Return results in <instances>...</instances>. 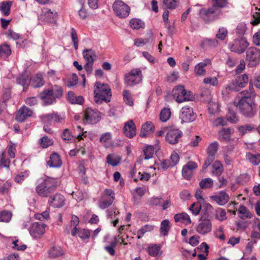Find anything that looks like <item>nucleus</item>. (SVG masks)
<instances>
[{
  "label": "nucleus",
  "instance_id": "obj_47",
  "mask_svg": "<svg viewBox=\"0 0 260 260\" xmlns=\"http://www.w3.org/2000/svg\"><path fill=\"white\" fill-rule=\"evenodd\" d=\"M12 214L11 212L3 210L0 211V222H8L11 219Z\"/></svg>",
  "mask_w": 260,
  "mask_h": 260
},
{
  "label": "nucleus",
  "instance_id": "obj_43",
  "mask_svg": "<svg viewBox=\"0 0 260 260\" xmlns=\"http://www.w3.org/2000/svg\"><path fill=\"white\" fill-rule=\"evenodd\" d=\"M219 147V144L217 142L211 143L207 149L208 155L215 157Z\"/></svg>",
  "mask_w": 260,
  "mask_h": 260
},
{
  "label": "nucleus",
  "instance_id": "obj_32",
  "mask_svg": "<svg viewBox=\"0 0 260 260\" xmlns=\"http://www.w3.org/2000/svg\"><path fill=\"white\" fill-rule=\"evenodd\" d=\"M107 216L111 220L114 226H116L118 222V218L117 215L119 214L116 209H111L107 211Z\"/></svg>",
  "mask_w": 260,
  "mask_h": 260
},
{
  "label": "nucleus",
  "instance_id": "obj_17",
  "mask_svg": "<svg viewBox=\"0 0 260 260\" xmlns=\"http://www.w3.org/2000/svg\"><path fill=\"white\" fill-rule=\"evenodd\" d=\"M182 135V132L178 129H170L166 134V140L169 143L175 144L178 142Z\"/></svg>",
  "mask_w": 260,
  "mask_h": 260
},
{
  "label": "nucleus",
  "instance_id": "obj_2",
  "mask_svg": "<svg viewBox=\"0 0 260 260\" xmlns=\"http://www.w3.org/2000/svg\"><path fill=\"white\" fill-rule=\"evenodd\" d=\"M94 87V101L96 103L102 104L104 101L107 103L110 101L112 93L108 84L96 82Z\"/></svg>",
  "mask_w": 260,
  "mask_h": 260
},
{
  "label": "nucleus",
  "instance_id": "obj_49",
  "mask_svg": "<svg viewBox=\"0 0 260 260\" xmlns=\"http://www.w3.org/2000/svg\"><path fill=\"white\" fill-rule=\"evenodd\" d=\"M40 144L43 148H46L53 144V141L51 139H49L47 136H44L41 138L39 141Z\"/></svg>",
  "mask_w": 260,
  "mask_h": 260
},
{
  "label": "nucleus",
  "instance_id": "obj_60",
  "mask_svg": "<svg viewBox=\"0 0 260 260\" xmlns=\"http://www.w3.org/2000/svg\"><path fill=\"white\" fill-rule=\"evenodd\" d=\"M201 209V205L200 203H194L192 204L189 208V210L192 212V213L194 215H197L199 214Z\"/></svg>",
  "mask_w": 260,
  "mask_h": 260
},
{
  "label": "nucleus",
  "instance_id": "obj_61",
  "mask_svg": "<svg viewBox=\"0 0 260 260\" xmlns=\"http://www.w3.org/2000/svg\"><path fill=\"white\" fill-rule=\"evenodd\" d=\"M71 38L72 41L74 44V46L75 50H77L78 49V38L77 36V34L76 32V30L72 28L71 29Z\"/></svg>",
  "mask_w": 260,
  "mask_h": 260
},
{
  "label": "nucleus",
  "instance_id": "obj_48",
  "mask_svg": "<svg viewBox=\"0 0 260 260\" xmlns=\"http://www.w3.org/2000/svg\"><path fill=\"white\" fill-rule=\"evenodd\" d=\"M213 185V181L210 178H207L202 180L200 182V186L202 189L211 188Z\"/></svg>",
  "mask_w": 260,
  "mask_h": 260
},
{
  "label": "nucleus",
  "instance_id": "obj_4",
  "mask_svg": "<svg viewBox=\"0 0 260 260\" xmlns=\"http://www.w3.org/2000/svg\"><path fill=\"white\" fill-rule=\"evenodd\" d=\"M234 105L238 107L241 113L246 117H252L256 113L255 105L252 101H246V99L235 100Z\"/></svg>",
  "mask_w": 260,
  "mask_h": 260
},
{
  "label": "nucleus",
  "instance_id": "obj_23",
  "mask_svg": "<svg viewBox=\"0 0 260 260\" xmlns=\"http://www.w3.org/2000/svg\"><path fill=\"white\" fill-rule=\"evenodd\" d=\"M210 62V60L207 59L204 62L198 63L194 67V74L198 76H204L206 75L205 67Z\"/></svg>",
  "mask_w": 260,
  "mask_h": 260
},
{
  "label": "nucleus",
  "instance_id": "obj_54",
  "mask_svg": "<svg viewBox=\"0 0 260 260\" xmlns=\"http://www.w3.org/2000/svg\"><path fill=\"white\" fill-rule=\"evenodd\" d=\"M123 100L127 105L131 106L134 105L131 94L128 90H125L123 91Z\"/></svg>",
  "mask_w": 260,
  "mask_h": 260
},
{
  "label": "nucleus",
  "instance_id": "obj_18",
  "mask_svg": "<svg viewBox=\"0 0 260 260\" xmlns=\"http://www.w3.org/2000/svg\"><path fill=\"white\" fill-rule=\"evenodd\" d=\"M210 199L217 205L224 206L229 201L230 197L225 191H220L218 194L210 196Z\"/></svg>",
  "mask_w": 260,
  "mask_h": 260
},
{
  "label": "nucleus",
  "instance_id": "obj_8",
  "mask_svg": "<svg viewBox=\"0 0 260 260\" xmlns=\"http://www.w3.org/2000/svg\"><path fill=\"white\" fill-rule=\"evenodd\" d=\"M101 119V113L96 109L87 108L84 111L83 122L85 124H94Z\"/></svg>",
  "mask_w": 260,
  "mask_h": 260
},
{
  "label": "nucleus",
  "instance_id": "obj_20",
  "mask_svg": "<svg viewBox=\"0 0 260 260\" xmlns=\"http://www.w3.org/2000/svg\"><path fill=\"white\" fill-rule=\"evenodd\" d=\"M42 121L46 124H50L52 122H61L63 119V116L57 113H51L42 115L41 116Z\"/></svg>",
  "mask_w": 260,
  "mask_h": 260
},
{
  "label": "nucleus",
  "instance_id": "obj_25",
  "mask_svg": "<svg viewBox=\"0 0 260 260\" xmlns=\"http://www.w3.org/2000/svg\"><path fill=\"white\" fill-rule=\"evenodd\" d=\"M154 129V126L151 122H147L143 124L141 128L140 136L141 137H146L152 133Z\"/></svg>",
  "mask_w": 260,
  "mask_h": 260
},
{
  "label": "nucleus",
  "instance_id": "obj_53",
  "mask_svg": "<svg viewBox=\"0 0 260 260\" xmlns=\"http://www.w3.org/2000/svg\"><path fill=\"white\" fill-rule=\"evenodd\" d=\"M160 250V247L156 245L149 246L148 248V253L152 256H157L159 255Z\"/></svg>",
  "mask_w": 260,
  "mask_h": 260
},
{
  "label": "nucleus",
  "instance_id": "obj_35",
  "mask_svg": "<svg viewBox=\"0 0 260 260\" xmlns=\"http://www.w3.org/2000/svg\"><path fill=\"white\" fill-rule=\"evenodd\" d=\"M179 0H162V7L164 9H175L179 4Z\"/></svg>",
  "mask_w": 260,
  "mask_h": 260
},
{
  "label": "nucleus",
  "instance_id": "obj_6",
  "mask_svg": "<svg viewBox=\"0 0 260 260\" xmlns=\"http://www.w3.org/2000/svg\"><path fill=\"white\" fill-rule=\"evenodd\" d=\"M54 186L53 180L50 178L42 179L40 180L39 184L37 186V193L42 197H47L54 191Z\"/></svg>",
  "mask_w": 260,
  "mask_h": 260
},
{
  "label": "nucleus",
  "instance_id": "obj_16",
  "mask_svg": "<svg viewBox=\"0 0 260 260\" xmlns=\"http://www.w3.org/2000/svg\"><path fill=\"white\" fill-rule=\"evenodd\" d=\"M33 111L25 106L20 107L16 116V120L20 122H24L27 118L32 116Z\"/></svg>",
  "mask_w": 260,
  "mask_h": 260
},
{
  "label": "nucleus",
  "instance_id": "obj_11",
  "mask_svg": "<svg viewBox=\"0 0 260 260\" xmlns=\"http://www.w3.org/2000/svg\"><path fill=\"white\" fill-rule=\"evenodd\" d=\"M246 60L251 66H255L260 61V50L254 47L248 48L246 51Z\"/></svg>",
  "mask_w": 260,
  "mask_h": 260
},
{
  "label": "nucleus",
  "instance_id": "obj_38",
  "mask_svg": "<svg viewBox=\"0 0 260 260\" xmlns=\"http://www.w3.org/2000/svg\"><path fill=\"white\" fill-rule=\"evenodd\" d=\"M44 84L43 79L42 75L41 74H37L32 80L31 86L35 88H38L42 86Z\"/></svg>",
  "mask_w": 260,
  "mask_h": 260
},
{
  "label": "nucleus",
  "instance_id": "obj_7",
  "mask_svg": "<svg viewBox=\"0 0 260 260\" xmlns=\"http://www.w3.org/2000/svg\"><path fill=\"white\" fill-rule=\"evenodd\" d=\"M172 94L176 102L179 103L192 101L193 99L191 92L190 91H187L182 85L175 86L172 90Z\"/></svg>",
  "mask_w": 260,
  "mask_h": 260
},
{
  "label": "nucleus",
  "instance_id": "obj_29",
  "mask_svg": "<svg viewBox=\"0 0 260 260\" xmlns=\"http://www.w3.org/2000/svg\"><path fill=\"white\" fill-rule=\"evenodd\" d=\"M12 6V1H3L0 3V11L5 16H7L10 14Z\"/></svg>",
  "mask_w": 260,
  "mask_h": 260
},
{
  "label": "nucleus",
  "instance_id": "obj_13",
  "mask_svg": "<svg viewBox=\"0 0 260 260\" xmlns=\"http://www.w3.org/2000/svg\"><path fill=\"white\" fill-rule=\"evenodd\" d=\"M46 224L43 222L34 223L29 229L30 235L35 238H41L45 232Z\"/></svg>",
  "mask_w": 260,
  "mask_h": 260
},
{
  "label": "nucleus",
  "instance_id": "obj_45",
  "mask_svg": "<svg viewBox=\"0 0 260 260\" xmlns=\"http://www.w3.org/2000/svg\"><path fill=\"white\" fill-rule=\"evenodd\" d=\"M170 221L168 219L164 220L160 223V232L164 236L168 235L170 230Z\"/></svg>",
  "mask_w": 260,
  "mask_h": 260
},
{
  "label": "nucleus",
  "instance_id": "obj_37",
  "mask_svg": "<svg viewBox=\"0 0 260 260\" xmlns=\"http://www.w3.org/2000/svg\"><path fill=\"white\" fill-rule=\"evenodd\" d=\"M246 157L253 165L256 166L260 163V153L254 155L248 153L246 154Z\"/></svg>",
  "mask_w": 260,
  "mask_h": 260
},
{
  "label": "nucleus",
  "instance_id": "obj_22",
  "mask_svg": "<svg viewBox=\"0 0 260 260\" xmlns=\"http://www.w3.org/2000/svg\"><path fill=\"white\" fill-rule=\"evenodd\" d=\"M47 164L50 167L59 168L62 165V161L58 154L53 152L50 156L49 160Z\"/></svg>",
  "mask_w": 260,
  "mask_h": 260
},
{
  "label": "nucleus",
  "instance_id": "obj_5",
  "mask_svg": "<svg viewBox=\"0 0 260 260\" xmlns=\"http://www.w3.org/2000/svg\"><path fill=\"white\" fill-rule=\"evenodd\" d=\"M248 82V77L246 74L242 75L237 78L235 80L227 85L225 89L222 91V94L227 95L230 91H239L240 88L245 87Z\"/></svg>",
  "mask_w": 260,
  "mask_h": 260
},
{
  "label": "nucleus",
  "instance_id": "obj_30",
  "mask_svg": "<svg viewBox=\"0 0 260 260\" xmlns=\"http://www.w3.org/2000/svg\"><path fill=\"white\" fill-rule=\"evenodd\" d=\"M212 173L215 176H220L223 172V167L220 161L216 160L212 166Z\"/></svg>",
  "mask_w": 260,
  "mask_h": 260
},
{
  "label": "nucleus",
  "instance_id": "obj_3",
  "mask_svg": "<svg viewBox=\"0 0 260 260\" xmlns=\"http://www.w3.org/2000/svg\"><path fill=\"white\" fill-rule=\"evenodd\" d=\"M62 95V89L60 86H54L51 89L44 90L40 93V98L43 100L44 105L52 104L56 99L60 98Z\"/></svg>",
  "mask_w": 260,
  "mask_h": 260
},
{
  "label": "nucleus",
  "instance_id": "obj_21",
  "mask_svg": "<svg viewBox=\"0 0 260 260\" xmlns=\"http://www.w3.org/2000/svg\"><path fill=\"white\" fill-rule=\"evenodd\" d=\"M124 135L129 138H133L136 134V127L133 120H131L126 122L123 127Z\"/></svg>",
  "mask_w": 260,
  "mask_h": 260
},
{
  "label": "nucleus",
  "instance_id": "obj_12",
  "mask_svg": "<svg viewBox=\"0 0 260 260\" xmlns=\"http://www.w3.org/2000/svg\"><path fill=\"white\" fill-rule=\"evenodd\" d=\"M180 118L182 123L191 122L196 120V114L193 112L192 108L184 106L181 109Z\"/></svg>",
  "mask_w": 260,
  "mask_h": 260
},
{
  "label": "nucleus",
  "instance_id": "obj_19",
  "mask_svg": "<svg viewBox=\"0 0 260 260\" xmlns=\"http://www.w3.org/2000/svg\"><path fill=\"white\" fill-rule=\"evenodd\" d=\"M48 203L54 208H60L64 205L65 198L62 194L56 193L50 197Z\"/></svg>",
  "mask_w": 260,
  "mask_h": 260
},
{
  "label": "nucleus",
  "instance_id": "obj_1",
  "mask_svg": "<svg viewBox=\"0 0 260 260\" xmlns=\"http://www.w3.org/2000/svg\"><path fill=\"white\" fill-rule=\"evenodd\" d=\"M213 6L209 9H202L199 15L206 22H210L217 19L221 13L219 8L226 6V0H213Z\"/></svg>",
  "mask_w": 260,
  "mask_h": 260
},
{
  "label": "nucleus",
  "instance_id": "obj_59",
  "mask_svg": "<svg viewBox=\"0 0 260 260\" xmlns=\"http://www.w3.org/2000/svg\"><path fill=\"white\" fill-rule=\"evenodd\" d=\"M228 30L225 28H219L218 32L216 35V37L218 39L224 40L228 35Z\"/></svg>",
  "mask_w": 260,
  "mask_h": 260
},
{
  "label": "nucleus",
  "instance_id": "obj_31",
  "mask_svg": "<svg viewBox=\"0 0 260 260\" xmlns=\"http://www.w3.org/2000/svg\"><path fill=\"white\" fill-rule=\"evenodd\" d=\"M68 98L69 102L72 104L82 105L84 100L81 95L76 96L72 91L68 92Z\"/></svg>",
  "mask_w": 260,
  "mask_h": 260
},
{
  "label": "nucleus",
  "instance_id": "obj_55",
  "mask_svg": "<svg viewBox=\"0 0 260 260\" xmlns=\"http://www.w3.org/2000/svg\"><path fill=\"white\" fill-rule=\"evenodd\" d=\"M253 129L254 126L251 124H245L238 127L239 132L243 135L248 132L252 131Z\"/></svg>",
  "mask_w": 260,
  "mask_h": 260
},
{
  "label": "nucleus",
  "instance_id": "obj_44",
  "mask_svg": "<svg viewBox=\"0 0 260 260\" xmlns=\"http://www.w3.org/2000/svg\"><path fill=\"white\" fill-rule=\"evenodd\" d=\"M107 162L113 167L117 166L120 161V158L114 154H109L107 156Z\"/></svg>",
  "mask_w": 260,
  "mask_h": 260
},
{
  "label": "nucleus",
  "instance_id": "obj_58",
  "mask_svg": "<svg viewBox=\"0 0 260 260\" xmlns=\"http://www.w3.org/2000/svg\"><path fill=\"white\" fill-rule=\"evenodd\" d=\"M200 247L201 249H205V252L206 253V255H204L203 254H199L198 255L199 260H205L207 258L206 256L209 252L208 249L209 247L206 243L203 242L200 245Z\"/></svg>",
  "mask_w": 260,
  "mask_h": 260
},
{
  "label": "nucleus",
  "instance_id": "obj_64",
  "mask_svg": "<svg viewBox=\"0 0 260 260\" xmlns=\"http://www.w3.org/2000/svg\"><path fill=\"white\" fill-rule=\"evenodd\" d=\"M251 237L252 238L260 239V223L253 227Z\"/></svg>",
  "mask_w": 260,
  "mask_h": 260
},
{
  "label": "nucleus",
  "instance_id": "obj_27",
  "mask_svg": "<svg viewBox=\"0 0 260 260\" xmlns=\"http://www.w3.org/2000/svg\"><path fill=\"white\" fill-rule=\"evenodd\" d=\"M83 57L86 62H94L96 59V55L94 50L91 49H84L82 52Z\"/></svg>",
  "mask_w": 260,
  "mask_h": 260
},
{
  "label": "nucleus",
  "instance_id": "obj_51",
  "mask_svg": "<svg viewBox=\"0 0 260 260\" xmlns=\"http://www.w3.org/2000/svg\"><path fill=\"white\" fill-rule=\"evenodd\" d=\"M154 150V147L152 145H148L143 150L145 159H149L153 157Z\"/></svg>",
  "mask_w": 260,
  "mask_h": 260
},
{
  "label": "nucleus",
  "instance_id": "obj_39",
  "mask_svg": "<svg viewBox=\"0 0 260 260\" xmlns=\"http://www.w3.org/2000/svg\"><path fill=\"white\" fill-rule=\"evenodd\" d=\"M154 229V226L150 224H146L144 226H142L140 229H139L137 232V237L138 239H141L145 234L147 232H150L152 231Z\"/></svg>",
  "mask_w": 260,
  "mask_h": 260
},
{
  "label": "nucleus",
  "instance_id": "obj_41",
  "mask_svg": "<svg viewBox=\"0 0 260 260\" xmlns=\"http://www.w3.org/2000/svg\"><path fill=\"white\" fill-rule=\"evenodd\" d=\"M129 25L132 29H139L144 27V23L140 19L137 18L132 19L129 21Z\"/></svg>",
  "mask_w": 260,
  "mask_h": 260
},
{
  "label": "nucleus",
  "instance_id": "obj_46",
  "mask_svg": "<svg viewBox=\"0 0 260 260\" xmlns=\"http://www.w3.org/2000/svg\"><path fill=\"white\" fill-rule=\"evenodd\" d=\"M111 198V200H107L106 199L101 198L98 203L99 207L102 209H105L109 207L114 200V198Z\"/></svg>",
  "mask_w": 260,
  "mask_h": 260
},
{
  "label": "nucleus",
  "instance_id": "obj_52",
  "mask_svg": "<svg viewBox=\"0 0 260 260\" xmlns=\"http://www.w3.org/2000/svg\"><path fill=\"white\" fill-rule=\"evenodd\" d=\"M11 50L10 46L7 44H3L0 46V56H7L10 55Z\"/></svg>",
  "mask_w": 260,
  "mask_h": 260
},
{
  "label": "nucleus",
  "instance_id": "obj_33",
  "mask_svg": "<svg viewBox=\"0 0 260 260\" xmlns=\"http://www.w3.org/2000/svg\"><path fill=\"white\" fill-rule=\"evenodd\" d=\"M238 216L241 219L251 218L252 215L249 210L244 206H240L239 209L237 210Z\"/></svg>",
  "mask_w": 260,
  "mask_h": 260
},
{
  "label": "nucleus",
  "instance_id": "obj_50",
  "mask_svg": "<svg viewBox=\"0 0 260 260\" xmlns=\"http://www.w3.org/2000/svg\"><path fill=\"white\" fill-rule=\"evenodd\" d=\"M171 116V111L170 109H163L160 113L159 117L162 122H166Z\"/></svg>",
  "mask_w": 260,
  "mask_h": 260
},
{
  "label": "nucleus",
  "instance_id": "obj_26",
  "mask_svg": "<svg viewBox=\"0 0 260 260\" xmlns=\"http://www.w3.org/2000/svg\"><path fill=\"white\" fill-rule=\"evenodd\" d=\"M233 130L230 128H222L219 131L218 139L220 141L228 142L231 140V135Z\"/></svg>",
  "mask_w": 260,
  "mask_h": 260
},
{
  "label": "nucleus",
  "instance_id": "obj_34",
  "mask_svg": "<svg viewBox=\"0 0 260 260\" xmlns=\"http://www.w3.org/2000/svg\"><path fill=\"white\" fill-rule=\"evenodd\" d=\"M142 81L141 77H134L131 75L125 76V82L128 86H133L139 83Z\"/></svg>",
  "mask_w": 260,
  "mask_h": 260
},
{
  "label": "nucleus",
  "instance_id": "obj_62",
  "mask_svg": "<svg viewBox=\"0 0 260 260\" xmlns=\"http://www.w3.org/2000/svg\"><path fill=\"white\" fill-rule=\"evenodd\" d=\"M114 195L115 193L113 190L106 189L104 191L101 198L106 199L107 200H111V198L115 199Z\"/></svg>",
  "mask_w": 260,
  "mask_h": 260
},
{
  "label": "nucleus",
  "instance_id": "obj_40",
  "mask_svg": "<svg viewBox=\"0 0 260 260\" xmlns=\"http://www.w3.org/2000/svg\"><path fill=\"white\" fill-rule=\"evenodd\" d=\"M215 217L220 221H224L228 218L225 210L221 208H218L215 210Z\"/></svg>",
  "mask_w": 260,
  "mask_h": 260
},
{
  "label": "nucleus",
  "instance_id": "obj_36",
  "mask_svg": "<svg viewBox=\"0 0 260 260\" xmlns=\"http://www.w3.org/2000/svg\"><path fill=\"white\" fill-rule=\"evenodd\" d=\"M79 223V220L78 217L76 215H72L70 226L73 228V229L71 230V234L73 236H76L77 234L78 229L77 228V226L78 225Z\"/></svg>",
  "mask_w": 260,
  "mask_h": 260
},
{
  "label": "nucleus",
  "instance_id": "obj_15",
  "mask_svg": "<svg viewBox=\"0 0 260 260\" xmlns=\"http://www.w3.org/2000/svg\"><path fill=\"white\" fill-rule=\"evenodd\" d=\"M198 168L197 163L189 161L185 165L182 169V175L183 177L187 179L190 180L193 175V172Z\"/></svg>",
  "mask_w": 260,
  "mask_h": 260
},
{
  "label": "nucleus",
  "instance_id": "obj_10",
  "mask_svg": "<svg viewBox=\"0 0 260 260\" xmlns=\"http://www.w3.org/2000/svg\"><path fill=\"white\" fill-rule=\"evenodd\" d=\"M113 9L120 18H125L129 15L130 7L121 0L116 1L113 4Z\"/></svg>",
  "mask_w": 260,
  "mask_h": 260
},
{
  "label": "nucleus",
  "instance_id": "obj_14",
  "mask_svg": "<svg viewBox=\"0 0 260 260\" xmlns=\"http://www.w3.org/2000/svg\"><path fill=\"white\" fill-rule=\"evenodd\" d=\"M212 229V226L210 220L205 218L200 220L196 227V231L202 235H205L211 232Z\"/></svg>",
  "mask_w": 260,
  "mask_h": 260
},
{
  "label": "nucleus",
  "instance_id": "obj_42",
  "mask_svg": "<svg viewBox=\"0 0 260 260\" xmlns=\"http://www.w3.org/2000/svg\"><path fill=\"white\" fill-rule=\"evenodd\" d=\"M17 82L18 84L23 86V90L25 91V89L27 88L30 83V79L27 76L21 75L17 78Z\"/></svg>",
  "mask_w": 260,
  "mask_h": 260
},
{
  "label": "nucleus",
  "instance_id": "obj_57",
  "mask_svg": "<svg viewBox=\"0 0 260 260\" xmlns=\"http://www.w3.org/2000/svg\"><path fill=\"white\" fill-rule=\"evenodd\" d=\"M226 117L227 120L232 123H236L238 120L236 113L231 110H229Z\"/></svg>",
  "mask_w": 260,
  "mask_h": 260
},
{
  "label": "nucleus",
  "instance_id": "obj_9",
  "mask_svg": "<svg viewBox=\"0 0 260 260\" xmlns=\"http://www.w3.org/2000/svg\"><path fill=\"white\" fill-rule=\"evenodd\" d=\"M248 46L249 43L245 39H236L229 43V48L232 52L242 54Z\"/></svg>",
  "mask_w": 260,
  "mask_h": 260
},
{
  "label": "nucleus",
  "instance_id": "obj_56",
  "mask_svg": "<svg viewBox=\"0 0 260 260\" xmlns=\"http://www.w3.org/2000/svg\"><path fill=\"white\" fill-rule=\"evenodd\" d=\"M29 172L28 171H24L18 174L15 178L16 182L19 183H21L26 178L28 177Z\"/></svg>",
  "mask_w": 260,
  "mask_h": 260
},
{
  "label": "nucleus",
  "instance_id": "obj_63",
  "mask_svg": "<svg viewBox=\"0 0 260 260\" xmlns=\"http://www.w3.org/2000/svg\"><path fill=\"white\" fill-rule=\"evenodd\" d=\"M12 243L14 245L12 248L17 250L23 251L27 248L26 245L19 243L18 240L13 241Z\"/></svg>",
  "mask_w": 260,
  "mask_h": 260
},
{
  "label": "nucleus",
  "instance_id": "obj_24",
  "mask_svg": "<svg viewBox=\"0 0 260 260\" xmlns=\"http://www.w3.org/2000/svg\"><path fill=\"white\" fill-rule=\"evenodd\" d=\"M57 16L56 12L54 10L50 9H46L44 11L43 19L48 22L53 23L55 22Z\"/></svg>",
  "mask_w": 260,
  "mask_h": 260
},
{
  "label": "nucleus",
  "instance_id": "obj_28",
  "mask_svg": "<svg viewBox=\"0 0 260 260\" xmlns=\"http://www.w3.org/2000/svg\"><path fill=\"white\" fill-rule=\"evenodd\" d=\"M48 254L50 257L55 258L64 254V251L59 246H53L48 250Z\"/></svg>",
  "mask_w": 260,
  "mask_h": 260
}]
</instances>
